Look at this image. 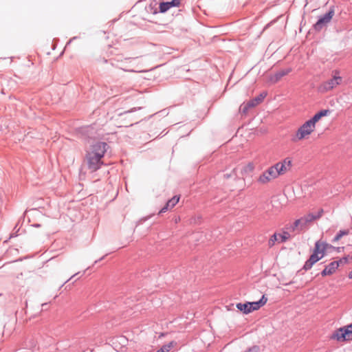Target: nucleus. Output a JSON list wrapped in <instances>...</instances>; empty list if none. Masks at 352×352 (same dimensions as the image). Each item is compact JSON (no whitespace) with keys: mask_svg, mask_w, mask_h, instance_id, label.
<instances>
[{"mask_svg":"<svg viewBox=\"0 0 352 352\" xmlns=\"http://www.w3.org/2000/svg\"><path fill=\"white\" fill-rule=\"evenodd\" d=\"M133 349V347H131V346H129V347H127V348H126V350H127L128 351H130V350H131V349Z\"/></svg>","mask_w":352,"mask_h":352,"instance_id":"b1692460","label":"nucleus"},{"mask_svg":"<svg viewBox=\"0 0 352 352\" xmlns=\"http://www.w3.org/2000/svg\"><path fill=\"white\" fill-rule=\"evenodd\" d=\"M289 238V234L288 232H283V234L274 233L271 236L268 241V245L271 248L273 247L276 242L282 243L286 241Z\"/></svg>","mask_w":352,"mask_h":352,"instance_id":"1a4fd4ad","label":"nucleus"},{"mask_svg":"<svg viewBox=\"0 0 352 352\" xmlns=\"http://www.w3.org/2000/svg\"><path fill=\"white\" fill-rule=\"evenodd\" d=\"M266 96H267V93L263 92V93L260 94L259 96L254 98V99L248 101L246 103H243L241 106V109H240L241 111H242L243 113H245V114L247 113L250 109L255 107L257 105H258L260 103H261L263 101L264 98L266 97Z\"/></svg>","mask_w":352,"mask_h":352,"instance_id":"0eeeda50","label":"nucleus"},{"mask_svg":"<svg viewBox=\"0 0 352 352\" xmlns=\"http://www.w3.org/2000/svg\"><path fill=\"white\" fill-rule=\"evenodd\" d=\"M267 301V298L263 295L262 298L256 302H250V306L251 309V311H254L259 309L261 307L264 306Z\"/></svg>","mask_w":352,"mask_h":352,"instance_id":"2eb2a0df","label":"nucleus"},{"mask_svg":"<svg viewBox=\"0 0 352 352\" xmlns=\"http://www.w3.org/2000/svg\"><path fill=\"white\" fill-rule=\"evenodd\" d=\"M322 210H321L318 212L317 214H314L311 213L307 214L304 217H301L299 219H297L294 222V227L296 228H299L300 230H303L306 228L311 223H312L314 220L320 218L322 216Z\"/></svg>","mask_w":352,"mask_h":352,"instance_id":"20e7f679","label":"nucleus"},{"mask_svg":"<svg viewBox=\"0 0 352 352\" xmlns=\"http://www.w3.org/2000/svg\"><path fill=\"white\" fill-rule=\"evenodd\" d=\"M330 113V110L323 109L317 112L311 118L302 124L292 137L293 142H299L310 138L316 129V124L320 120Z\"/></svg>","mask_w":352,"mask_h":352,"instance_id":"f257e3e1","label":"nucleus"},{"mask_svg":"<svg viewBox=\"0 0 352 352\" xmlns=\"http://www.w3.org/2000/svg\"><path fill=\"white\" fill-rule=\"evenodd\" d=\"M333 10H330L322 17H321L314 25L315 30L319 31L323 28L324 25L329 23L333 16Z\"/></svg>","mask_w":352,"mask_h":352,"instance_id":"9d476101","label":"nucleus"},{"mask_svg":"<svg viewBox=\"0 0 352 352\" xmlns=\"http://www.w3.org/2000/svg\"><path fill=\"white\" fill-rule=\"evenodd\" d=\"M175 341H171L169 343L163 345L158 351L160 352H169L175 345Z\"/></svg>","mask_w":352,"mask_h":352,"instance_id":"6ab92c4d","label":"nucleus"},{"mask_svg":"<svg viewBox=\"0 0 352 352\" xmlns=\"http://www.w3.org/2000/svg\"><path fill=\"white\" fill-rule=\"evenodd\" d=\"M179 197L175 196L172 199H169L167 203L166 204L165 206L163 207L161 210L160 213L165 212L167 210L173 208L179 201Z\"/></svg>","mask_w":352,"mask_h":352,"instance_id":"dca6fc26","label":"nucleus"},{"mask_svg":"<svg viewBox=\"0 0 352 352\" xmlns=\"http://www.w3.org/2000/svg\"><path fill=\"white\" fill-rule=\"evenodd\" d=\"M254 168V166L253 164L249 163L243 168L242 173H251L253 171Z\"/></svg>","mask_w":352,"mask_h":352,"instance_id":"412c9836","label":"nucleus"},{"mask_svg":"<svg viewBox=\"0 0 352 352\" xmlns=\"http://www.w3.org/2000/svg\"><path fill=\"white\" fill-rule=\"evenodd\" d=\"M291 72V68H287L285 69L280 70L272 77L271 80L273 81V82H277L281 79V78L289 74Z\"/></svg>","mask_w":352,"mask_h":352,"instance_id":"f3484780","label":"nucleus"},{"mask_svg":"<svg viewBox=\"0 0 352 352\" xmlns=\"http://www.w3.org/2000/svg\"><path fill=\"white\" fill-rule=\"evenodd\" d=\"M180 0H172L168 2H162L160 3V10L161 12H165L173 7H179Z\"/></svg>","mask_w":352,"mask_h":352,"instance_id":"ddd939ff","label":"nucleus"},{"mask_svg":"<svg viewBox=\"0 0 352 352\" xmlns=\"http://www.w3.org/2000/svg\"><path fill=\"white\" fill-rule=\"evenodd\" d=\"M179 220H180L179 217H177V218H175V223H177Z\"/></svg>","mask_w":352,"mask_h":352,"instance_id":"4be33fe9","label":"nucleus"},{"mask_svg":"<svg viewBox=\"0 0 352 352\" xmlns=\"http://www.w3.org/2000/svg\"><path fill=\"white\" fill-rule=\"evenodd\" d=\"M107 144L104 142H98L94 144L87 153L86 159L88 168L91 171L97 170L102 164L101 159L107 151Z\"/></svg>","mask_w":352,"mask_h":352,"instance_id":"f03ea898","label":"nucleus"},{"mask_svg":"<svg viewBox=\"0 0 352 352\" xmlns=\"http://www.w3.org/2000/svg\"><path fill=\"white\" fill-rule=\"evenodd\" d=\"M329 245L324 241H318L315 243V247L313 252L319 255L320 257L323 258L325 255V252L327 249Z\"/></svg>","mask_w":352,"mask_h":352,"instance_id":"9b49d317","label":"nucleus"},{"mask_svg":"<svg viewBox=\"0 0 352 352\" xmlns=\"http://www.w3.org/2000/svg\"><path fill=\"white\" fill-rule=\"evenodd\" d=\"M333 338L339 342H344L352 339V323L349 325L338 329L333 335Z\"/></svg>","mask_w":352,"mask_h":352,"instance_id":"39448f33","label":"nucleus"},{"mask_svg":"<svg viewBox=\"0 0 352 352\" xmlns=\"http://www.w3.org/2000/svg\"><path fill=\"white\" fill-rule=\"evenodd\" d=\"M322 258L320 257L319 255L313 252L311 254L309 258L305 262L303 269L305 270H310L316 262H318V261H320Z\"/></svg>","mask_w":352,"mask_h":352,"instance_id":"4468645a","label":"nucleus"},{"mask_svg":"<svg viewBox=\"0 0 352 352\" xmlns=\"http://www.w3.org/2000/svg\"><path fill=\"white\" fill-rule=\"evenodd\" d=\"M292 166V160L290 157H286L274 165L279 176L290 170Z\"/></svg>","mask_w":352,"mask_h":352,"instance_id":"6e6552de","label":"nucleus"},{"mask_svg":"<svg viewBox=\"0 0 352 352\" xmlns=\"http://www.w3.org/2000/svg\"><path fill=\"white\" fill-rule=\"evenodd\" d=\"M349 278H352V272L349 274Z\"/></svg>","mask_w":352,"mask_h":352,"instance_id":"5701e85b","label":"nucleus"},{"mask_svg":"<svg viewBox=\"0 0 352 352\" xmlns=\"http://www.w3.org/2000/svg\"><path fill=\"white\" fill-rule=\"evenodd\" d=\"M349 233V231L348 230H340L333 239V241H338L343 236L347 235Z\"/></svg>","mask_w":352,"mask_h":352,"instance_id":"aec40b11","label":"nucleus"},{"mask_svg":"<svg viewBox=\"0 0 352 352\" xmlns=\"http://www.w3.org/2000/svg\"><path fill=\"white\" fill-rule=\"evenodd\" d=\"M342 82V78L338 71L333 72L332 78L322 82L318 87V91L321 93H327L333 90Z\"/></svg>","mask_w":352,"mask_h":352,"instance_id":"7ed1b4c3","label":"nucleus"},{"mask_svg":"<svg viewBox=\"0 0 352 352\" xmlns=\"http://www.w3.org/2000/svg\"><path fill=\"white\" fill-rule=\"evenodd\" d=\"M340 263H342V260H340V261H333L330 264L327 265L321 272L322 276H329L335 273L340 265Z\"/></svg>","mask_w":352,"mask_h":352,"instance_id":"f8f14e48","label":"nucleus"},{"mask_svg":"<svg viewBox=\"0 0 352 352\" xmlns=\"http://www.w3.org/2000/svg\"><path fill=\"white\" fill-rule=\"evenodd\" d=\"M279 177L275 167L273 166L265 170L258 178V182L261 184H267Z\"/></svg>","mask_w":352,"mask_h":352,"instance_id":"423d86ee","label":"nucleus"},{"mask_svg":"<svg viewBox=\"0 0 352 352\" xmlns=\"http://www.w3.org/2000/svg\"><path fill=\"white\" fill-rule=\"evenodd\" d=\"M236 308L245 314H248L252 312L250 306V302H247L245 303H237Z\"/></svg>","mask_w":352,"mask_h":352,"instance_id":"a211bd4d","label":"nucleus"}]
</instances>
